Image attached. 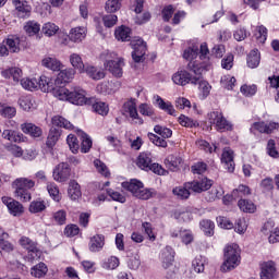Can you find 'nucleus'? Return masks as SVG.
I'll list each match as a JSON object with an SVG mask.
<instances>
[{"mask_svg": "<svg viewBox=\"0 0 279 279\" xmlns=\"http://www.w3.org/2000/svg\"><path fill=\"white\" fill-rule=\"evenodd\" d=\"M54 97L61 101H69L74 106H88L86 90L82 89V87H74L71 90L65 87H59L58 89H54Z\"/></svg>", "mask_w": 279, "mask_h": 279, "instance_id": "f257e3e1", "label": "nucleus"}, {"mask_svg": "<svg viewBox=\"0 0 279 279\" xmlns=\"http://www.w3.org/2000/svg\"><path fill=\"white\" fill-rule=\"evenodd\" d=\"M241 265V247L238 244H227L223 248V262L220 266L222 274H228Z\"/></svg>", "mask_w": 279, "mask_h": 279, "instance_id": "f03ea898", "label": "nucleus"}, {"mask_svg": "<svg viewBox=\"0 0 279 279\" xmlns=\"http://www.w3.org/2000/svg\"><path fill=\"white\" fill-rule=\"evenodd\" d=\"M122 189L129 191L137 199H154L158 192L155 189H147L145 184L138 179H131L130 181L122 182Z\"/></svg>", "mask_w": 279, "mask_h": 279, "instance_id": "7ed1b4c3", "label": "nucleus"}, {"mask_svg": "<svg viewBox=\"0 0 279 279\" xmlns=\"http://www.w3.org/2000/svg\"><path fill=\"white\" fill-rule=\"evenodd\" d=\"M36 186V181L29 178H17L13 181L12 187L14 189V197L20 202L32 201V189Z\"/></svg>", "mask_w": 279, "mask_h": 279, "instance_id": "20e7f679", "label": "nucleus"}, {"mask_svg": "<svg viewBox=\"0 0 279 279\" xmlns=\"http://www.w3.org/2000/svg\"><path fill=\"white\" fill-rule=\"evenodd\" d=\"M197 56L199 58V60H202L203 62L197 61ZM208 56H210V50L208 49V44L204 43L201 45L199 48V52L197 50V48H187L184 50L183 52V58L185 60H189L190 63L189 64H196L197 66H207L208 69V61L210 60V58H208ZM195 60V61H193Z\"/></svg>", "mask_w": 279, "mask_h": 279, "instance_id": "39448f33", "label": "nucleus"}, {"mask_svg": "<svg viewBox=\"0 0 279 279\" xmlns=\"http://www.w3.org/2000/svg\"><path fill=\"white\" fill-rule=\"evenodd\" d=\"M114 58V53L112 52H102L100 54V60H104V66L110 74L114 77H123V68L125 66V61L123 58Z\"/></svg>", "mask_w": 279, "mask_h": 279, "instance_id": "423d86ee", "label": "nucleus"}, {"mask_svg": "<svg viewBox=\"0 0 279 279\" xmlns=\"http://www.w3.org/2000/svg\"><path fill=\"white\" fill-rule=\"evenodd\" d=\"M209 123L215 126L217 132H232L234 124L228 121L221 111H211L208 113Z\"/></svg>", "mask_w": 279, "mask_h": 279, "instance_id": "0eeeda50", "label": "nucleus"}, {"mask_svg": "<svg viewBox=\"0 0 279 279\" xmlns=\"http://www.w3.org/2000/svg\"><path fill=\"white\" fill-rule=\"evenodd\" d=\"M187 69L193 71L194 75L198 78L196 84H198V90L202 93L203 97L210 95V84L202 77V73H204V71H208V65L198 66L195 63H190L187 64Z\"/></svg>", "mask_w": 279, "mask_h": 279, "instance_id": "6e6552de", "label": "nucleus"}, {"mask_svg": "<svg viewBox=\"0 0 279 279\" xmlns=\"http://www.w3.org/2000/svg\"><path fill=\"white\" fill-rule=\"evenodd\" d=\"M132 58L134 62H145V56H147V43L141 37H135L131 40Z\"/></svg>", "mask_w": 279, "mask_h": 279, "instance_id": "1a4fd4ad", "label": "nucleus"}, {"mask_svg": "<svg viewBox=\"0 0 279 279\" xmlns=\"http://www.w3.org/2000/svg\"><path fill=\"white\" fill-rule=\"evenodd\" d=\"M122 114L124 117H130L134 123H137V125H143L144 121L141 116H138V109H136V101L134 100H128L122 106Z\"/></svg>", "mask_w": 279, "mask_h": 279, "instance_id": "9d476101", "label": "nucleus"}, {"mask_svg": "<svg viewBox=\"0 0 279 279\" xmlns=\"http://www.w3.org/2000/svg\"><path fill=\"white\" fill-rule=\"evenodd\" d=\"M198 77L196 74L189 73L185 70H180L172 75V82H174L178 86H186V84H194L197 85Z\"/></svg>", "mask_w": 279, "mask_h": 279, "instance_id": "9b49d317", "label": "nucleus"}, {"mask_svg": "<svg viewBox=\"0 0 279 279\" xmlns=\"http://www.w3.org/2000/svg\"><path fill=\"white\" fill-rule=\"evenodd\" d=\"M187 186L191 187L192 193H204L213 187V180L202 177L189 181Z\"/></svg>", "mask_w": 279, "mask_h": 279, "instance_id": "f8f14e48", "label": "nucleus"}, {"mask_svg": "<svg viewBox=\"0 0 279 279\" xmlns=\"http://www.w3.org/2000/svg\"><path fill=\"white\" fill-rule=\"evenodd\" d=\"M220 160L228 173H234L236 163H234V150H232V148L225 147L222 149Z\"/></svg>", "mask_w": 279, "mask_h": 279, "instance_id": "ddd939ff", "label": "nucleus"}, {"mask_svg": "<svg viewBox=\"0 0 279 279\" xmlns=\"http://www.w3.org/2000/svg\"><path fill=\"white\" fill-rule=\"evenodd\" d=\"M145 4V0H133L134 12L137 14L135 17L136 25H145L148 21L151 20V13L143 12V5Z\"/></svg>", "mask_w": 279, "mask_h": 279, "instance_id": "4468645a", "label": "nucleus"}, {"mask_svg": "<svg viewBox=\"0 0 279 279\" xmlns=\"http://www.w3.org/2000/svg\"><path fill=\"white\" fill-rule=\"evenodd\" d=\"M2 203L4 206H7L10 215H13V217H21V215L25 213V207H23V204L12 197L3 196Z\"/></svg>", "mask_w": 279, "mask_h": 279, "instance_id": "2eb2a0df", "label": "nucleus"}, {"mask_svg": "<svg viewBox=\"0 0 279 279\" xmlns=\"http://www.w3.org/2000/svg\"><path fill=\"white\" fill-rule=\"evenodd\" d=\"M52 178L56 182H66L71 178V167H69V163H59L52 172Z\"/></svg>", "mask_w": 279, "mask_h": 279, "instance_id": "dca6fc26", "label": "nucleus"}, {"mask_svg": "<svg viewBox=\"0 0 279 279\" xmlns=\"http://www.w3.org/2000/svg\"><path fill=\"white\" fill-rule=\"evenodd\" d=\"M274 130H278V123L276 122H270L267 124L260 121L253 123L251 126V132H259V134H271Z\"/></svg>", "mask_w": 279, "mask_h": 279, "instance_id": "f3484780", "label": "nucleus"}, {"mask_svg": "<svg viewBox=\"0 0 279 279\" xmlns=\"http://www.w3.org/2000/svg\"><path fill=\"white\" fill-rule=\"evenodd\" d=\"M153 158L154 156L151 153L143 151L137 156L135 165L138 167V169H142V171H149V167L154 162Z\"/></svg>", "mask_w": 279, "mask_h": 279, "instance_id": "a211bd4d", "label": "nucleus"}, {"mask_svg": "<svg viewBox=\"0 0 279 279\" xmlns=\"http://www.w3.org/2000/svg\"><path fill=\"white\" fill-rule=\"evenodd\" d=\"M87 106H92L94 112L100 114L101 117H106L108 112H110V108L108 107V105L95 97L88 98Z\"/></svg>", "mask_w": 279, "mask_h": 279, "instance_id": "6ab92c4d", "label": "nucleus"}, {"mask_svg": "<svg viewBox=\"0 0 279 279\" xmlns=\"http://www.w3.org/2000/svg\"><path fill=\"white\" fill-rule=\"evenodd\" d=\"M21 130L32 138H40L43 136V129L34 123L25 122L21 124Z\"/></svg>", "mask_w": 279, "mask_h": 279, "instance_id": "aec40b11", "label": "nucleus"}, {"mask_svg": "<svg viewBox=\"0 0 279 279\" xmlns=\"http://www.w3.org/2000/svg\"><path fill=\"white\" fill-rule=\"evenodd\" d=\"M106 245V236L104 234H96L89 239L88 250L89 252H101Z\"/></svg>", "mask_w": 279, "mask_h": 279, "instance_id": "412c9836", "label": "nucleus"}, {"mask_svg": "<svg viewBox=\"0 0 279 279\" xmlns=\"http://www.w3.org/2000/svg\"><path fill=\"white\" fill-rule=\"evenodd\" d=\"M276 263H274L272 260L265 262L262 265L260 279H276Z\"/></svg>", "mask_w": 279, "mask_h": 279, "instance_id": "4be33fe9", "label": "nucleus"}, {"mask_svg": "<svg viewBox=\"0 0 279 279\" xmlns=\"http://www.w3.org/2000/svg\"><path fill=\"white\" fill-rule=\"evenodd\" d=\"M173 258H175V253H173V248L167 246L161 253V263L163 269H169L173 267Z\"/></svg>", "mask_w": 279, "mask_h": 279, "instance_id": "5701e85b", "label": "nucleus"}, {"mask_svg": "<svg viewBox=\"0 0 279 279\" xmlns=\"http://www.w3.org/2000/svg\"><path fill=\"white\" fill-rule=\"evenodd\" d=\"M193 191L189 187V182L183 183V185L175 186L172 190V194L175 195L177 199H189Z\"/></svg>", "mask_w": 279, "mask_h": 279, "instance_id": "b1692460", "label": "nucleus"}, {"mask_svg": "<svg viewBox=\"0 0 279 279\" xmlns=\"http://www.w3.org/2000/svg\"><path fill=\"white\" fill-rule=\"evenodd\" d=\"M3 43L8 46L11 53H19V51H21V37L9 35Z\"/></svg>", "mask_w": 279, "mask_h": 279, "instance_id": "393cba45", "label": "nucleus"}, {"mask_svg": "<svg viewBox=\"0 0 279 279\" xmlns=\"http://www.w3.org/2000/svg\"><path fill=\"white\" fill-rule=\"evenodd\" d=\"M155 99L159 110H162L166 114H170V117H175V108L171 101H165L160 96H156Z\"/></svg>", "mask_w": 279, "mask_h": 279, "instance_id": "a878e982", "label": "nucleus"}, {"mask_svg": "<svg viewBox=\"0 0 279 279\" xmlns=\"http://www.w3.org/2000/svg\"><path fill=\"white\" fill-rule=\"evenodd\" d=\"M87 29L84 26H77L70 31L69 38L72 43H82L86 38Z\"/></svg>", "mask_w": 279, "mask_h": 279, "instance_id": "bb28decb", "label": "nucleus"}, {"mask_svg": "<svg viewBox=\"0 0 279 279\" xmlns=\"http://www.w3.org/2000/svg\"><path fill=\"white\" fill-rule=\"evenodd\" d=\"M47 208H49V202L38 198L29 204L28 210L33 215H38V213H45Z\"/></svg>", "mask_w": 279, "mask_h": 279, "instance_id": "cd10ccee", "label": "nucleus"}, {"mask_svg": "<svg viewBox=\"0 0 279 279\" xmlns=\"http://www.w3.org/2000/svg\"><path fill=\"white\" fill-rule=\"evenodd\" d=\"M2 137L11 143H23L25 141V136L23 133H19L15 130L7 129L2 132Z\"/></svg>", "mask_w": 279, "mask_h": 279, "instance_id": "c85d7f7f", "label": "nucleus"}, {"mask_svg": "<svg viewBox=\"0 0 279 279\" xmlns=\"http://www.w3.org/2000/svg\"><path fill=\"white\" fill-rule=\"evenodd\" d=\"M2 76L5 77V80H12L16 84L21 82V78L23 77V70L21 68H10L4 71H2Z\"/></svg>", "mask_w": 279, "mask_h": 279, "instance_id": "c756f323", "label": "nucleus"}, {"mask_svg": "<svg viewBox=\"0 0 279 279\" xmlns=\"http://www.w3.org/2000/svg\"><path fill=\"white\" fill-rule=\"evenodd\" d=\"M114 36L117 40H121L122 43L130 41V39L132 38V28L122 25L116 28Z\"/></svg>", "mask_w": 279, "mask_h": 279, "instance_id": "7c9ffc66", "label": "nucleus"}, {"mask_svg": "<svg viewBox=\"0 0 279 279\" xmlns=\"http://www.w3.org/2000/svg\"><path fill=\"white\" fill-rule=\"evenodd\" d=\"M37 83H38V88H40L43 93H49L52 90V93L54 94V90H58V88H60V87H53V81H51V78L45 75L40 76Z\"/></svg>", "mask_w": 279, "mask_h": 279, "instance_id": "2f4dec72", "label": "nucleus"}, {"mask_svg": "<svg viewBox=\"0 0 279 279\" xmlns=\"http://www.w3.org/2000/svg\"><path fill=\"white\" fill-rule=\"evenodd\" d=\"M73 77H75V70L74 69H65V70L59 72L57 80H56V84H69V82H71V80H73Z\"/></svg>", "mask_w": 279, "mask_h": 279, "instance_id": "473e14b6", "label": "nucleus"}, {"mask_svg": "<svg viewBox=\"0 0 279 279\" xmlns=\"http://www.w3.org/2000/svg\"><path fill=\"white\" fill-rule=\"evenodd\" d=\"M165 165L170 171H178V169H180V165H182V157L178 155H169L165 159Z\"/></svg>", "mask_w": 279, "mask_h": 279, "instance_id": "72a5a7b5", "label": "nucleus"}, {"mask_svg": "<svg viewBox=\"0 0 279 279\" xmlns=\"http://www.w3.org/2000/svg\"><path fill=\"white\" fill-rule=\"evenodd\" d=\"M84 73L88 75L92 80H104L106 77V72L104 70H98L96 66L86 65L84 68Z\"/></svg>", "mask_w": 279, "mask_h": 279, "instance_id": "f704fd0d", "label": "nucleus"}, {"mask_svg": "<svg viewBox=\"0 0 279 279\" xmlns=\"http://www.w3.org/2000/svg\"><path fill=\"white\" fill-rule=\"evenodd\" d=\"M60 136H62V133L60 132V130L56 128L50 129L48 133L47 142H46L47 147H49L50 149H53L58 141H60Z\"/></svg>", "mask_w": 279, "mask_h": 279, "instance_id": "c9c22d12", "label": "nucleus"}, {"mask_svg": "<svg viewBox=\"0 0 279 279\" xmlns=\"http://www.w3.org/2000/svg\"><path fill=\"white\" fill-rule=\"evenodd\" d=\"M49 271L46 263H39L31 268V276L33 278H45Z\"/></svg>", "mask_w": 279, "mask_h": 279, "instance_id": "e433bc0d", "label": "nucleus"}, {"mask_svg": "<svg viewBox=\"0 0 279 279\" xmlns=\"http://www.w3.org/2000/svg\"><path fill=\"white\" fill-rule=\"evenodd\" d=\"M201 230L206 236H214L215 234V222L209 219H203L199 222Z\"/></svg>", "mask_w": 279, "mask_h": 279, "instance_id": "4c0bfd02", "label": "nucleus"}, {"mask_svg": "<svg viewBox=\"0 0 279 279\" xmlns=\"http://www.w3.org/2000/svg\"><path fill=\"white\" fill-rule=\"evenodd\" d=\"M43 66L50 69V71H60L62 69V62L56 58L47 57L41 61Z\"/></svg>", "mask_w": 279, "mask_h": 279, "instance_id": "58836bf2", "label": "nucleus"}, {"mask_svg": "<svg viewBox=\"0 0 279 279\" xmlns=\"http://www.w3.org/2000/svg\"><path fill=\"white\" fill-rule=\"evenodd\" d=\"M52 125H56L57 128H64V130H73L74 126L71 123V121L66 120V118L62 116H54L52 117Z\"/></svg>", "mask_w": 279, "mask_h": 279, "instance_id": "ea45409f", "label": "nucleus"}, {"mask_svg": "<svg viewBox=\"0 0 279 279\" xmlns=\"http://www.w3.org/2000/svg\"><path fill=\"white\" fill-rule=\"evenodd\" d=\"M68 195L74 202L82 197V190H81L80 184L77 182H75V181L70 182L69 190H68Z\"/></svg>", "mask_w": 279, "mask_h": 279, "instance_id": "a19ab883", "label": "nucleus"}, {"mask_svg": "<svg viewBox=\"0 0 279 279\" xmlns=\"http://www.w3.org/2000/svg\"><path fill=\"white\" fill-rule=\"evenodd\" d=\"M70 63L72 64L73 69H76L78 71V73H84V69H86V65H84L82 56L77 53H72L70 56Z\"/></svg>", "mask_w": 279, "mask_h": 279, "instance_id": "79ce46f5", "label": "nucleus"}, {"mask_svg": "<svg viewBox=\"0 0 279 279\" xmlns=\"http://www.w3.org/2000/svg\"><path fill=\"white\" fill-rule=\"evenodd\" d=\"M24 32L27 36H36V34L40 33V24L36 21H28L24 25Z\"/></svg>", "mask_w": 279, "mask_h": 279, "instance_id": "37998d69", "label": "nucleus"}, {"mask_svg": "<svg viewBox=\"0 0 279 279\" xmlns=\"http://www.w3.org/2000/svg\"><path fill=\"white\" fill-rule=\"evenodd\" d=\"M140 113H142L143 117H148L149 119H153L155 121L156 119V109L151 105L148 104H141L138 106Z\"/></svg>", "mask_w": 279, "mask_h": 279, "instance_id": "c03bdc74", "label": "nucleus"}, {"mask_svg": "<svg viewBox=\"0 0 279 279\" xmlns=\"http://www.w3.org/2000/svg\"><path fill=\"white\" fill-rule=\"evenodd\" d=\"M260 64V52L258 50H252L247 56V66L250 69H256Z\"/></svg>", "mask_w": 279, "mask_h": 279, "instance_id": "a18cd8bd", "label": "nucleus"}, {"mask_svg": "<svg viewBox=\"0 0 279 279\" xmlns=\"http://www.w3.org/2000/svg\"><path fill=\"white\" fill-rule=\"evenodd\" d=\"M179 125H182V128H199V122L197 120H193L184 114H181L178 118Z\"/></svg>", "mask_w": 279, "mask_h": 279, "instance_id": "49530a36", "label": "nucleus"}, {"mask_svg": "<svg viewBox=\"0 0 279 279\" xmlns=\"http://www.w3.org/2000/svg\"><path fill=\"white\" fill-rule=\"evenodd\" d=\"M46 189H47L50 197L54 202H60L62 199V196L60 195V187H58V184H56L53 182H49V183H47Z\"/></svg>", "mask_w": 279, "mask_h": 279, "instance_id": "de8ad7c7", "label": "nucleus"}, {"mask_svg": "<svg viewBox=\"0 0 279 279\" xmlns=\"http://www.w3.org/2000/svg\"><path fill=\"white\" fill-rule=\"evenodd\" d=\"M122 3L123 0H107L105 10L108 14H114V12H119V10H121Z\"/></svg>", "mask_w": 279, "mask_h": 279, "instance_id": "09e8293b", "label": "nucleus"}, {"mask_svg": "<svg viewBox=\"0 0 279 279\" xmlns=\"http://www.w3.org/2000/svg\"><path fill=\"white\" fill-rule=\"evenodd\" d=\"M192 266L196 274H204V269H206V257L202 255L195 257L192 262Z\"/></svg>", "mask_w": 279, "mask_h": 279, "instance_id": "8fccbe9b", "label": "nucleus"}, {"mask_svg": "<svg viewBox=\"0 0 279 279\" xmlns=\"http://www.w3.org/2000/svg\"><path fill=\"white\" fill-rule=\"evenodd\" d=\"M59 31L60 27L51 22L44 24L41 28L43 34H45V36H48L49 38L51 36H56V34H58Z\"/></svg>", "mask_w": 279, "mask_h": 279, "instance_id": "3c124183", "label": "nucleus"}, {"mask_svg": "<svg viewBox=\"0 0 279 279\" xmlns=\"http://www.w3.org/2000/svg\"><path fill=\"white\" fill-rule=\"evenodd\" d=\"M21 86L25 90H38V80L25 77L21 80Z\"/></svg>", "mask_w": 279, "mask_h": 279, "instance_id": "603ef678", "label": "nucleus"}, {"mask_svg": "<svg viewBox=\"0 0 279 279\" xmlns=\"http://www.w3.org/2000/svg\"><path fill=\"white\" fill-rule=\"evenodd\" d=\"M0 117H5L8 119L16 117V108L0 102Z\"/></svg>", "mask_w": 279, "mask_h": 279, "instance_id": "864d4df0", "label": "nucleus"}, {"mask_svg": "<svg viewBox=\"0 0 279 279\" xmlns=\"http://www.w3.org/2000/svg\"><path fill=\"white\" fill-rule=\"evenodd\" d=\"M238 206L240 210L243 213H255L256 211V205H254L251 201L247 199H240L238 202Z\"/></svg>", "mask_w": 279, "mask_h": 279, "instance_id": "5fc2aeb1", "label": "nucleus"}, {"mask_svg": "<svg viewBox=\"0 0 279 279\" xmlns=\"http://www.w3.org/2000/svg\"><path fill=\"white\" fill-rule=\"evenodd\" d=\"M155 134H159L161 138H171L173 136V131L167 126L155 125L154 128Z\"/></svg>", "mask_w": 279, "mask_h": 279, "instance_id": "6e6d98bb", "label": "nucleus"}, {"mask_svg": "<svg viewBox=\"0 0 279 279\" xmlns=\"http://www.w3.org/2000/svg\"><path fill=\"white\" fill-rule=\"evenodd\" d=\"M94 167L100 173V175H104L105 178H110V170L108 169V166L104 163V161L96 159L94 160Z\"/></svg>", "mask_w": 279, "mask_h": 279, "instance_id": "4d7b16f0", "label": "nucleus"}, {"mask_svg": "<svg viewBox=\"0 0 279 279\" xmlns=\"http://www.w3.org/2000/svg\"><path fill=\"white\" fill-rule=\"evenodd\" d=\"M148 138L153 145H156L157 147H162L163 149H167L168 143L165 138H161L160 136L154 134V133H148Z\"/></svg>", "mask_w": 279, "mask_h": 279, "instance_id": "13d9d810", "label": "nucleus"}, {"mask_svg": "<svg viewBox=\"0 0 279 279\" xmlns=\"http://www.w3.org/2000/svg\"><path fill=\"white\" fill-rule=\"evenodd\" d=\"M174 219H178V221L186 222L193 219V215L189 210L178 209L174 211Z\"/></svg>", "mask_w": 279, "mask_h": 279, "instance_id": "bf43d9fd", "label": "nucleus"}, {"mask_svg": "<svg viewBox=\"0 0 279 279\" xmlns=\"http://www.w3.org/2000/svg\"><path fill=\"white\" fill-rule=\"evenodd\" d=\"M66 143L72 154H77V151H80V142L77 141V137L75 135H68Z\"/></svg>", "mask_w": 279, "mask_h": 279, "instance_id": "052dcab7", "label": "nucleus"}, {"mask_svg": "<svg viewBox=\"0 0 279 279\" xmlns=\"http://www.w3.org/2000/svg\"><path fill=\"white\" fill-rule=\"evenodd\" d=\"M52 219L58 226L66 223V210L60 209L52 214Z\"/></svg>", "mask_w": 279, "mask_h": 279, "instance_id": "680f3d73", "label": "nucleus"}, {"mask_svg": "<svg viewBox=\"0 0 279 279\" xmlns=\"http://www.w3.org/2000/svg\"><path fill=\"white\" fill-rule=\"evenodd\" d=\"M20 107L23 108L26 112H29L34 108V102H32V96H22L19 99Z\"/></svg>", "mask_w": 279, "mask_h": 279, "instance_id": "e2e57ef3", "label": "nucleus"}, {"mask_svg": "<svg viewBox=\"0 0 279 279\" xmlns=\"http://www.w3.org/2000/svg\"><path fill=\"white\" fill-rule=\"evenodd\" d=\"M233 195L234 197H247V195H252V190L247 185H239L233 190Z\"/></svg>", "mask_w": 279, "mask_h": 279, "instance_id": "0e129e2a", "label": "nucleus"}, {"mask_svg": "<svg viewBox=\"0 0 279 279\" xmlns=\"http://www.w3.org/2000/svg\"><path fill=\"white\" fill-rule=\"evenodd\" d=\"M64 234L68 239H73V236L80 234V227L77 225H68L64 229Z\"/></svg>", "mask_w": 279, "mask_h": 279, "instance_id": "69168bd1", "label": "nucleus"}, {"mask_svg": "<svg viewBox=\"0 0 279 279\" xmlns=\"http://www.w3.org/2000/svg\"><path fill=\"white\" fill-rule=\"evenodd\" d=\"M118 21H119V17L114 14H109V15L102 16V23H104L105 27H114V25H117Z\"/></svg>", "mask_w": 279, "mask_h": 279, "instance_id": "338daca9", "label": "nucleus"}, {"mask_svg": "<svg viewBox=\"0 0 279 279\" xmlns=\"http://www.w3.org/2000/svg\"><path fill=\"white\" fill-rule=\"evenodd\" d=\"M270 88H276L277 95L275 97L276 101L279 104V76L272 75L268 77Z\"/></svg>", "mask_w": 279, "mask_h": 279, "instance_id": "774afa93", "label": "nucleus"}]
</instances>
